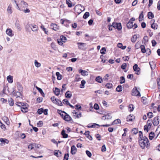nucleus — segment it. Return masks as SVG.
Instances as JSON below:
<instances>
[{
    "label": "nucleus",
    "instance_id": "obj_34",
    "mask_svg": "<svg viewBox=\"0 0 160 160\" xmlns=\"http://www.w3.org/2000/svg\"><path fill=\"white\" fill-rule=\"evenodd\" d=\"M137 38V35H134L131 38V41L133 42H135Z\"/></svg>",
    "mask_w": 160,
    "mask_h": 160
},
{
    "label": "nucleus",
    "instance_id": "obj_3",
    "mask_svg": "<svg viewBox=\"0 0 160 160\" xmlns=\"http://www.w3.org/2000/svg\"><path fill=\"white\" fill-rule=\"evenodd\" d=\"M28 6L27 3L24 1H22L20 2V6H18L17 8L19 10L22 11L24 9H26Z\"/></svg>",
    "mask_w": 160,
    "mask_h": 160
},
{
    "label": "nucleus",
    "instance_id": "obj_46",
    "mask_svg": "<svg viewBox=\"0 0 160 160\" xmlns=\"http://www.w3.org/2000/svg\"><path fill=\"white\" fill-rule=\"evenodd\" d=\"M141 43L140 42H136L135 45V47L136 49H137L140 47V46H141Z\"/></svg>",
    "mask_w": 160,
    "mask_h": 160
},
{
    "label": "nucleus",
    "instance_id": "obj_62",
    "mask_svg": "<svg viewBox=\"0 0 160 160\" xmlns=\"http://www.w3.org/2000/svg\"><path fill=\"white\" fill-rule=\"evenodd\" d=\"M43 112V109L42 108H41L38 109L37 112L39 114H41Z\"/></svg>",
    "mask_w": 160,
    "mask_h": 160
},
{
    "label": "nucleus",
    "instance_id": "obj_2",
    "mask_svg": "<svg viewBox=\"0 0 160 160\" xmlns=\"http://www.w3.org/2000/svg\"><path fill=\"white\" fill-rule=\"evenodd\" d=\"M135 20V19L134 18H131L127 24V28L128 29H131L132 28L133 29H135L138 27V25L136 23H134L133 25V22Z\"/></svg>",
    "mask_w": 160,
    "mask_h": 160
},
{
    "label": "nucleus",
    "instance_id": "obj_57",
    "mask_svg": "<svg viewBox=\"0 0 160 160\" xmlns=\"http://www.w3.org/2000/svg\"><path fill=\"white\" fill-rule=\"evenodd\" d=\"M35 65L36 67L38 68L41 66V64L40 63L38 62L36 60H35Z\"/></svg>",
    "mask_w": 160,
    "mask_h": 160
},
{
    "label": "nucleus",
    "instance_id": "obj_59",
    "mask_svg": "<svg viewBox=\"0 0 160 160\" xmlns=\"http://www.w3.org/2000/svg\"><path fill=\"white\" fill-rule=\"evenodd\" d=\"M138 132V129H136V128H134L132 130V133L136 134Z\"/></svg>",
    "mask_w": 160,
    "mask_h": 160
},
{
    "label": "nucleus",
    "instance_id": "obj_52",
    "mask_svg": "<svg viewBox=\"0 0 160 160\" xmlns=\"http://www.w3.org/2000/svg\"><path fill=\"white\" fill-rule=\"evenodd\" d=\"M102 104L104 106L107 107L109 105V104H108L106 101H102Z\"/></svg>",
    "mask_w": 160,
    "mask_h": 160
},
{
    "label": "nucleus",
    "instance_id": "obj_9",
    "mask_svg": "<svg viewBox=\"0 0 160 160\" xmlns=\"http://www.w3.org/2000/svg\"><path fill=\"white\" fill-rule=\"evenodd\" d=\"M50 27L52 29L55 31H58L59 30V26L55 23H52L50 24Z\"/></svg>",
    "mask_w": 160,
    "mask_h": 160
},
{
    "label": "nucleus",
    "instance_id": "obj_27",
    "mask_svg": "<svg viewBox=\"0 0 160 160\" xmlns=\"http://www.w3.org/2000/svg\"><path fill=\"white\" fill-rule=\"evenodd\" d=\"M61 134L63 138H66L68 136V134L65 133V131L64 130L62 131Z\"/></svg>",
    "mask_w": 160,
    "mask_h": 160
},
{
    "label": "nucleus",
    "instance_id": "obj_22",
    "mask_svg": "<svg viewBox=\"0 0 160 160\" xmlns=\"http://www.w3.org/2000/svg\"><path fill=\"white\" fill-rule=\"evenodd\" d=\"M73 116L75 118H79L80 117V112L78 113L74 111L73 112Z\"/></svg>",
    "mask_w": 160,
    "mask_h": 160
},
{
    "label": "nucleus",
    "instance_id": "obj_55",
    "mask_svg": "<svg viewBox=\"0 0 160 160\" xmlns=\"http://www.w3.org/2000/svg\"><path fill=\"white\" fill-rule=\"evenodd\" d=\"M81 88H83L84 87V85L86 83V81L83 80L81 81Z\"/></svg>",
    "mask_w": 160,
    "mask_h": 160
},
{
    "label": "nucleus",
    "instance_id": "obj_36",
    "mask_svg": "<svg viewBox=\"0 0 160 160\" xmlns=\"http://www.w3.org/2000/svg\"><path fill=\"white\" fill-rule=\"evenodd\" d=\"M157 82L158 90L160 92V76L159 78H157Z\"/></svg>",
    "mask_w": 160,
    "mask_h": 160
},
{
    "label": "nucleus",
    "instance_id": "obj_41",
    "mask_svg": "<svg viewBox=\"0 0 160 160\" xmlns=\"http://www.w3.org/2000/svg\"><path fill=\"white\" fill-rule=\"evenodd\" d=\"M154 136V133L153 132H151L149 134V138L151 140H152Z\"/></svg>",
    "mask_w": 160,
    "mask_h": 160
},
{
    "label": "nucleus",
    "instance_id": "obj_18",
    "mask_svg": "<svg viewBox=\"0 0 160 160\" xmlns=\"http://www.w3.org/2000/svg\"><path fill=\"white\" fill-rule=\"evenodd\" d=\"M57 112L63 119L64 118V116H65V115H66L65 113H66L64 111H62L59 110H58Z\"/></svg>",
    "mask_w": 160,
    "mask_h": 160
},
{
    "label": "nucleus",
    "instance_id": "obj_61",
    "mask_svg": "<svg viewBox=\"0 0 160 160\" xmlns=\"http://www.w3.org/2000/svg\"><path fill=\"white\" fill-rule=\"evenodd\" d=\"M152 124L151 122V120H148L147 122V125L149 128H150Z\"/></svg>",
    "mask_w": 160,
    "mask_h": 160
},
{
    "label": "nucleus",
    "instance_id": "obj_49",
    "mask_svg": "<svg viewBox=\"0 0 160 160\" xmlns=\"http://www.w3.org/2000/svg\"><path fill=\"white\" fill-rule=\"evenodd\" d=\"M112 84L110 83H107L105 86L107 87V88L108 89H110L112 87Z\"/></svg>",
    "mask_w": 160,
    "mask_h": 160
},
{
    "label": "nucleus",
    "instance_id": "obj_37",
    "mask_svg": "<svg viewBox=\"0 0 160 160\" xmlns=\"http://www.w3.org/2000/svg\"><path fill=\"white\" fill-rule=\"evenodd\" d=\"M65 96L66 98H70L72 95L71 92L69 91H67L65 93Z\"/></svg>",
    "mask_w": 160,
    "mask_h": 160
},
{
    "label": "nucleus",
    "instance_id": "obj_47",
    "mask_svg": "<svg viewBox=\"0 0 160 160\" xmlns=\"http://www.w3.org/2000/svg\"><path fill=\"white\" fill-rule=\"evenodd\" d=\"M122 87L121 85H118L116 88L117 91L120 92L122 91Z\"/></svg>",
    "mask_w": 160,
    "mask_h": 160
},
{
    "label": "nucleus",
    "instance_id": "obj_14",
    "mask_svg": "<svg viewBox=\"0 0 160 160\" xmlns=\"http://www.w3.org/2000/svg\"><path fill=\"white\" fill-rule=\"evenodd\" d=\"M65 114L63 119L67 121H70L72 119L71 118L67 113H65Z\"/></svg>",
    "mask_w": 160,
    "mask_h": 160
},
{
    "label": "nucleus",
    "instance_id": "obj_53",
    "mask_svg": "<svg viewBox=\"0 0 160 160\" xmlns=\"http://www.w3.org/2000/svg\"><path fill=\"white\" fill-rule=\"evenodd\" d=\"M89 16V13L88 12H86L83 16V18L86 19Z\"/></svg>",
    "mask_w": 160,
    "mask_h": 160
},
{
    "label": "nucleus",
    "instance_id": "obj_26",
    "mask_svg": "<svg viewBox=\"0 0 160 160\" xmlns=\"http://www.w3.org/2000/svg\"><path fill=\"white\" fill-rule=\"evenodd\" d=\"M88 72L86 71L81 70V74L83 76H85L88 75Z\"/></svg>",
    "mask_w": 160,
    "mask_h": 160
},
{
    "label": "nucleus",
    "instance_id": "obj_6",
    "mask_svg": "<svg viewBox=\"0 0 160 160\" xmlns=\"http://www.w3.org/2000/svg\"><path fill=\"white\" fill-rule=\"evenodd\" d=\"M60 22L65 26L68 27L69 26V24L70 23V21L66 19H61L60 20Z\"/></svg>",
    "mask_w": 160,
    "mask_h": 160
},
{
    "label": "nucleus",
    "instance_id": "obj_28",
    "mask_svg": "<svg viewBox=\"0 0 160 160\" xmlns=\"http://www.w3.org/2000/svg\"><path fill=\"white\" fill-rule=\"evenodd\" d=\"M144 18L143 12V11H142L141 12L140 14L139 15L138 19L139 21H141L143 20Z\"/></svg>",
    "mask_w": 160,
    "mask_h": 160
},
{
    "label": "nucleus",
    "instance_id": "obj_44",
    "mask_svg": "<svg viewBox=\"0 0 160 160\" xmlns=\"http://www.w3.org/2000/svg\"><path fill=\"white\" fill-rule=\"evenodd\" d=\"M16 104L19 107H21L22 106H24V103L23 102H17L16 103Z\"/></svg>",
    "mask_w": 160,
    "mask_h": 160
},
{
    "label": "nucleus",
    "instance_id": "obj_48",
    "mask_svg": "<svg viewBox=\"0 0 160 160\" xmlns=\"http://www.w3.org/2000/svg\"><path fill=\"white\" fill-rule=\"evenodd\" d=\"M66 3L68 5L69 7H72V2L70 0H66Z\"/></svg>",
    "mask_w": 160,
    "mask_h": 160
},
{
    "label": "nucleus",
    "instance_id": "obj_43",
    "mask_svg": "<svg viewBox=\"0 0 160 160\" xmlns=\"http://www.w3.org/2000/svg\"><path fill=\"white\" fill-rule=\"evenodd\" d=\"M134 106H133V105H132V104H130L129 105L128 109H129V111L130 112L132 111L134 109Z\"/></svg>",
    "mask_w": 160,
    "mask_h": 160
},
{
    "label": "nucleus",
    "instance_id": "obj_30",
    "mask_svg": "<svg viewBox=\"0 0 160 160\" xmlns=\"http://www.w3.org/2000/svg\"><path fill=\"white\" fill-rule=\"evenodd\" d=\"M148 41V38L147 36H145L143 39L142 42L143 43L145 44Z\"/></svg>",
    "mask_w": 160,
    "mask_h": 160
},
{
    "label": "nucleus",
    "instance_id": "obj_15",
    "mask_svg": "<svg viewBox=\"0 0 160 160\" xmlns=\"http://www.w3.org/2000/svg\"><path fill=\"white\" fill-rule=\"evenodd\" d=\"M77 148L74 145H72L71 148V153L74 154L76 152Z\"/></svg>",
    "mask_w": 160,
    "mask_h": 160
},
{
    "label": "nucleus",
    "instance_id": "obj_11",
    "mask_svg": "<svg viewBox=\"0 0 160 160\" xmlns=\"http://www.w3.org/2000/svg\"><path fill=\"white\" fill-rule=\"evenodd\" d=\"M132 92V95L138 97H140L141 96L137 88H136L133 89Z\"/></svg>",
    "mask_w": 160,
    "mask_h": 160
},
{
    "label": "nucleus",
    "instance_id": "obj_19",
    "mask_svg": "<svg viewBox=\"0 0 160 160\" xmlns=\"http://www.w3.org/2000/svg\"><path fill=\"white\" fill-rule=\"evenodd\" d=\"M54 155L57 157H61L62 156V152L59 150H55L54 152Z\"/></svg>",
    "mask_w": 160,
    "mask_h": 160
},
{
    "label": "nucleus",
    "instance_id": "obj_23",
    "mask_svg": "<svg viewBox=\"0 0 160 160\" xmlns=\"http://www.w3.org/2000/svg\"><path fill=\"white\" fill-rule=\"evenodd\" d=\"M55 94L57 95H58L60 94V90L57 88H55L53 90Z\"/></svg>",
    "mask_w": 160,
    "mask_h": 160
},
{
    "label": "nucleus",
    "instance_id": "obj_7",
    "mask_svg": "<svg viewBox=\"0 0 160 160\" xmlns=\"http://www.w3.org/2000/svg\"><path fill=\"white\" fill-rule=\"evenodd\" d=\"M112 26L114 28L117 29L118 30H120L122 28L121 23H112Z\"/></svg>",
    "mask_w": 160,
    "mask_h": 160
},
{
    "label": "nucleus",
    "instance_id": "obj_5",
    "mask_svg": "<svg viewBox=\"0 0 160 160\" xmlns=\"http://www.w3.org/2000/svg\"><path fill=\"white\" fill-rule=\"evenodd\" d=\"M140 48L141 49V52L142 53H145L147 51L146 54L148 55H150L151 54V50L149 48H147L146 50L145 48V46L144 45H142L140 46Z\"/></svg>",
    "mask_w": 160,
    "mask_h": 160
},
{
    "label": "nucleus",
    "instance_id": "obj_35",
    "mask_svg": "<svg viewBox=\"0 0 160 160\" xmlns=\"http://www.w3.org/2000/svg\"><path fill=\"white\" fill-rule=\"evenodd\" d=\"M95 80L96 81L100 83H101L103 81L102 79L100 76H98L96 77Z\"/></svg>",
    "mask_w": 160,
    "mask_h": 160
},
{
    "label": "nucleus",
    "instance_id": "obj_20",
    "mask_svg": "<svg viewBox=\"0 0 160 160\" xmlns=\"http://www.w3.org/2000/svg\"><path fill=\"white\" fill-rule=\"evenodd\" d=\"M41 28L42 29V30L44 31V33L47 34H48L49 32L48 31V30L46 29V28H45L44 25L43 24H42L40 26Z\"/></svg>",
    "mask_w": 160,
    "mask_h": 160
},
{
    "label": "nucleus",
    "instance_id": "obj_40",
    "mask_svg": "<svg viewBox=\"0 0 160 160\" xmlns=\"http://www.w3.org/2000/svg\"><path fill=\"white\" fill-rule=\"evenodd\" d=\"M7 80L10 83H12L13 82L12 77L10 75L7 77Z\"/></svg>",
    "mask_w": 160,
    "mask_h": 160
},
{
    "label": "nucleus",
    "instance_id": "obj_58",
    "mask_svg": "<svg viewBox=\"0 0 160 160\" xmlns=\"http://www.w3.org/2000/svg\"><path fill=\"white\" fill-rule=\"evenodd\" d=\"M69 156V153L65 154L64 156L63 160H68V157Z\"/></svg>",
    "mask_w": 160,
    "mask_h": 160
},
{
    "label": "nucleus",
    "instance_id": "obj_17",
    "mask_svg": "<svg viewBox=\"0 0 160 160\" xmlns=\"http://www.w3.org/2000/svg\"><path fill=\"white\" fill-rule=\"evenodd\" d=\"M6 33L9 36L12 37L13 35L12 33V31L10 29H8L6 31Z\"/></svg>",
    "mask_w": 160,
    "mask_h": 160
},
{
    "label": "nucleus",
    "instance_id": "obj_29",
    "mask_svg": "<svg viewBox=\"0 0 160 160\" xmlns=\"http://www.w3.org/2000/svg\"><path fill=\"white\" fill-rule=\"evenodd\" d=\"M7 12L9 14L12 13V5L11 4L9 5L7 9Z\"/></svg>",
    "mask_w": 160,
    "mask_h": 160
},
{
    "label": "nucleus",
    "instance_id": "obj_25",
    "mask_svg": "<svg viewBox=\"0 0 160 160\" xmlns=\"http://www.w3.org/2000/svg\"><path fill=\"white\" fill-rule=\"evenodd\" d=\"M148 17L149 19H152L154 18V15L151 12H149L148 14Z\"/></svg>",
    "mask_w": 160,
    "mask_h": 160
},
{
    "label": "nucleus",
    "instance_id": "obj_60",
    "mask_svg": "<svg viewBox=\"0 0 160 160\" xmlns=\"http://www.w3.org/2000/svg\"><path fill=\"white\" fill-rule=\"evenodd\" d=\"M43 124V122L41 121H39L37 124L38 127H41L42 126Z\"/></svg>",
    "mask_w": 160,
    "mask_h": 160
},
{
    "label": "nucleus",
    "instance_id": "obj_8",
    "mask_svg": "<svg viewBox=\"0 0 160 160\" xmlns=\"http://www.w3.org/2000/svg\"><path fill=\"white\" fill-rule=\"evenodd\" d=\"M155 20L154 19H152L150 22L151 24V28L154 30L157 29L158 26L157 23H155Z\"/></svg>",
    "mask_w": 160,
    "mask_h": 160
},
{
    "label": "nucleus",
    "instance_id": "obj_50",
    "mask_svg": "<svg viewBox=\"0 0 160 160\" xmlns=\"http://www.w3.org/2000/svg\"><path fill=\"white\" fill-rule=\"evenodd\" d=\"M4 120L6 122L7 125H9L10 124V122L8 118L7 117H5L3 118Z\"/></svg>",
    "mask_w": 160,
    "mask_h": 160
},
{
    "label": "nucleus",
    "instance_id": "obj_24",
    "mask_svg": "<svg viewBox=\"0 0 160 160\" xmlns=\"http://www.w3.org/2000/svg\"><path fill=\"white\" fill-rule=\"evenodd\" d=\"M52 102L53 103L58 106H62L63 105V104L61 101H52Z\"/></svg>",
    "mask_w": 160,
    "mask_h": 160
},
{
    "label": "nucleus",
    "instance_id": "obj_63",
    "mask_svg": "<svg viewBox=\"0 0 160 160\" xmlns=\"http://www.w3.org/2000/svg\"><path fill=\"white\" fill-rule=\"evenodd\" d=\"M153 113L152 112H150L148 113L147 116L149 118H151L153 117Z\"/></svg>",
    "mask_w": 160,
    "mask_h": 160
},
{
    "label": "nucleus",
    "instance_id": "obj_33",
    "mask_svg": "<svg viewBox=\"0 0 160 160\" xmlns=\"http://www.w3.org/2000/svg\"><path fill=\"white\" fill-rule=\"evenodd\" d=\"M33 145L34 147V149L35 150H37L38 148H39L40 147H42V146L40 144L36 143L33 144Z\"/></svg>",
    "mask_w": 160,
    "mask_h": 160
},
{
    "label": "nucleus",
    "instance_id": "obj_42",
    "mask_svg": "<svg viewBox=\"0 0 160 160\" xmlns=\"http://www.w3.org/2000/svg\"><path fill=\"white\" fill-rule=\"evenodd\" d=\"M121 123V120L120 119H118L115 120L112 123V125L117 124Z\"/></svg>",
    "mask_w": 160,
    "mask_h": 160
},
{
    "label": "nucleus",
    "instance_id": "obj_38",
    "mask_svg": "<svg viewBox=\"0 0 160 160\" xmlns=\"http://www.w3.org/2000/svg\"><path fill=\"white\" fill-rule=\"evenodd\" d=\"M36 88L38 90V91L43 96H44V94L41 88L38 87L37 86H36Z\"/></svg>",
    "mask_w": 160,
    "mask_h": 160
},
{
    "label": "nucleus",
    "instance_id": "obj_51",
    "mask_svg": "<svg viewBox=\"0 0 160 160\" xmlns=\"http://www.w3.org/2000/svg\"><path fill=\"white\" fill-rule=\"evenodd\" d=\"M125 78L124 77L122 76L120 77V82L121 84H122L125 82Z\"/></svg>",
    "mask_w": 160,
    "mask_h": 160
},
{
    "label": "nucleus",
    "instance_id": "obj_54",
    "mask_svg": "<svg viewBox=\"0 0 160 160\" xmlns=\"http://www.w3.org/2000/svg\"><path fill=\"white\" fill-rule=\"evenodd\" d=\"M106 49L105 48H102L100 50V52L101 54H104L105 53Z\"/></svg>",
    "mask_w": 160,
    "mask_h": 160
},
{
    "label": "nucleus",
    "instance_id": "obj_16",
    "mask_svg": "<svg viewBox=\"0 0 160 160\" xmlns=\"http://www.w3.org/2000/svg\"><path fill=\"white\" fill-rule=\"evenodd\" d=\"M134 118V116L132 114H130L128 116L127 118V121H132L133 119Z\"/></svg>",
    "mask_w": 160,
    "mask_h": 160
},
{
    "label": "nucleus",
    "instance_id": "obj_31",
    "mask_svg": "<svg viewBox=\"0 0 160 160\" xmlns=\"http://www.w3.org/2000/svg\"><path fill=\"white\" fill-rule=\"evenodd\" d=\"M56 75L57 76V79L58 80H61L62 78V75L60 74L59 72H56Z\"/></svg>",
    "mask_w": 160,
    "mask_h": 160
},
{
    "label": "nucleus",
    "instance_id": "obj_12",
    "mask_svg": "<svg viewBox=\"0 0 160 160\" xmlns=\"http://www.w3.org/2000/svg\"><path fill=\"white\" fill-rule=\"evenodd\" d=\"M30 27L32 31L34 32H37L38 30V27L36 25L31 24Z\"/></svg>",
    "mask_w": 160,
    "mask_h": 160
},
{
    "label": "nucleus",
    "instance_id": "obj_10",
    "mask_svg": "<svg viewBox=\"0 0 160 160\" xmlns=\"http://www.w3.org/2000/svg\"><path fill=\"white\" fill-rule=\"evenodd\" d=\"M133 69L136 72V74L138 75H139L140 73V68L138 67V65L137 64H135L133 66Z\"/></svg>",
    "mask_w": 160,
    "mask_h": 160
},
{
    "label": "nucleus",
    "instance_id": "obj_39",
    "mask_svg": "<svg viewBox=\"0 0 160 160\" xmlns=\"http://www.w3.org/2000/svg\"><path fill=\"white\" fill-rule=\"evenodd\" d=\"M0 141L1 142H3L4 144L5 143H8L9 142V141L6 139L0 138Z\"/></svg>",
    "mask_w": 160,
    "mask_h": 160
},
{
    "label": "nucleus",
    "instance_id": "obj_56",
    "mask_svg": "<svg viewBox=\"0 0 160 160\" xmlns=\"http://www.w3.org/2000/svg\"><path fill=\"white\" fill-rule=\"evenodd\" d=\"M80 79V76L78 75H76L75 76V78L74 80L75 81L78 82L79 81Z\"/></svg>",
    "mask_w": 160,
    "mask_h": 160
},
{
    "label": "nucleus",
    "instance_id": "obj_4",
    "mask_svg": "<svg viewBox=\"0 0 160 160\" xmlns=\"http://www.w3.org/2000/svg\"><path fill=\"white\" fill-rule=\"evenodd\" d=\"M66 37L63 35H61L60 38L57 39L58 43L60 45H62L63 44V42H66Z\"/></svg>",
    "mask_w": 160,
    "mask_h": 160
},
{
    "label": "nucleus",
    "instance_id": "obj_32",
    "mask_svg": "<svg viewBox=\"0 0 160 160\" xmlns=\"http://www.w3.org/2000/svg\"><path fill=\"white\" fill-rule=\"evenodd\" d=\"M117 46L118 47L121 48L123 50L125 49L126 48V46H123L122 44L121 43H118V44Z\"/></svg>",
    "mask_w": 160,
    "mask_h": 160
},
{
    "label": "nucleus",
    "instance_id": "obj_13",
    "mask_svg": "<svg viewBox=\"0 0 160 160\" xmlns=\"http://www.w3.org/2000/svg\"><path fill=\"white\" fill-rule=\"evenodd\" d=\"M158 116H157L155 117L152 121V123L154 126H157L159 123V121L158 120Z\"/></svg>",
    "mask_w": 160,
    "mask_h": 160
},
{
    "label": "nucleus",
    "instance_id": "obj_21",
    "mask_svg": "<svg viewBox=\"0 0 160 160\" xmlns=\"http://www.w3.org/2000/svg\"><path fill=\"white\" fill-rule=\"evenodd\" d=\"M112 118V116H111L110 115L108 114L107 115L103 116L102 117V119L104 120H105L106 119H111Z\"/></svg>",
    "mask_w": 160,
    "mask_h": 160
},
{
    "label": "nucleus",
    "instance_id": "obj_45",
    "mask_svg": "<svg viewBox=\"0 0 160 160\" xmlns=\"http://www.w3.org/2000/svg\"><path fill=\"white\" fill-rule=\"evenodd\" d=\"M97 126H98V127H99L100 126L98 124L96 123H93V124L92 125H90V124L88 125V127L89 128H95Z\"/></svg>",
    "mask_w": 160,
    "mask_h": 160
},
{
    "label": "nucleus",
    "instance_id": "obj_1",
    "mask_svg": "<svg viewBox=\"0 0 160 160\" xmlns=\"http://www.w3.org/2000/svg\"><path fill=\"white\" fill-rule=\"evenodd\" d=\"M139 143L140 147L143 149L145 147L148 148L149 144L148 139L146 137H144L142 139H139Z\"/></svg>",
    "mask_w": 160,
    "mask_h": 160
},
{
    "label": "nucleus",
    "instance_id": "obj_64",
    "mask_svg": "<svg viewBox=\"0 0 160 160\" xmlns=\"http://www.w3.org/2000/svg\"><path fill=\"white\" fill-rule=\"evenodd\" d=\"M86 153L87 156L89 158H90L92 156L91 153L88 150H87L86 151Z\"/></svg>",
    "mask_w": 160,
    "mask_h": 160
}]
</instances>
